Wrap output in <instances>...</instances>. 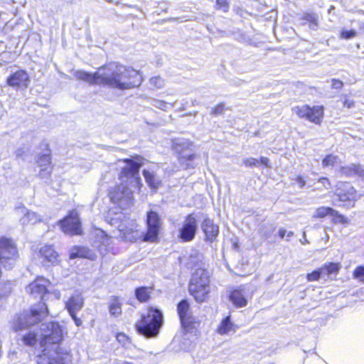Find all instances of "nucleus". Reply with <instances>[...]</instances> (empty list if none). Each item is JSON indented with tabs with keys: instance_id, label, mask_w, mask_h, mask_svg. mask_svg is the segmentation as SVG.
Listing matches in <instances>:
<instances>
[{
	"instance_id": "7",
	"label": "nucleus",
	"mask_w": 364,
	"mask_h": 364,
	"mask_svg": "<svg viewBox=\"0 0 364 364\" xmlns=\"http://www.w3.org/2000/svg\"><path fill=\"white\" fill-rule=\"evenodd\" d=\"M58 225L65 234L80 235L82 233L79 215L75 210H73L66 217L60 220Z\"/></svg>"
},
{
	"instance_id": "15",
	"label": "nucleus",
	"mask_w": 364,
	"mask_h": 364,
	"mask_svg": "<svg viewBox=\"0 0 364 364\" xmlns=\"http://www.w3.org/2000/svg\"><path fill=\"white\" fill-rule=\"evenodd\" d=\"M196 279L190 282L189 292L194 297L198 302H203L208 298V294L210 291V287L198 284Z\"/></svg>"
},
{
	"instance_id": "52",
	"label": "nucleus",
	"mask_w": 364,
	"mask_h": 364,
	"mask_svg": "<svg viewBox=\"0 0 364 364\" xmlns=\"http://www.w3.org/2000/svg\"><path fill=\"white\" fill-rule=\"evenodd\" d=\"M25 153V150L23 148H18L16 149V151H15V154H16V156L17 158H20L21 156H23V155Z\"/></svg>"
},
{
	"instance_id": "5",
	"label": "nucleus",
	"mask_w": 364,
	"mask_h": 364,
	"mask_svg": "<svg viewBox=\"0 0 364 364\" xmlns=\"http://www.w3.org/2000/svg\"><path fill=\"white\" fill-rule=\"evenodd\" d=\"M48 313L46 304L40 301L31 309L30 312L21 314L14 323V329L16 331L30 328L38 323L42 321Z\"/></svg>"
},
{
	"instance_id": "17",
	"label": "nucleus",
	"mask_w": 364,
	"mask_h": 364,
	"mask_svg": "<svg viewBox=\"0 0 364 364\" xmlns=\"http://www.w3.org/2000/svg\"><path fill=\"white\" fill-rule=\"evenodd\" d=\"M84 305V299L79 292L73 294L65 303V307L69 314L80 311Z\"/></svg>"
},
{
	"instance_id": "26",
	"label": "nucleus",
	"mask_w": 364,
	"mask_h": 364,
	"mask_svg": "<svg viewBox=\"0 0 364 364\" xmlns=\"http://www.w3.org/2000/svg\"><path fill=\"white\" fill-rule=\"evenodd\" d=\"M358 164H351L348 166H340V172L347 177H352L357 175Z\"/></svg>"
},
{
	"instance_id": "37",
	"label": "nucleus",
	"mask_w": 364,
	"mask_h": 364,
	"mask_svg": "<svg viewBox=\"0 0 364 364\" xmlns=\"http://www.w3.org/2000/svg\"><path fill=\"white\" fill-rule=\"evenodd\" d=\"M331 216L333 217V220L335 223H341L344 225H347L349 223V220L344 215L340 214L337 210H335V214H332Z\"/></svg>"
},
{
	"instance_id": "6",
	"label": "nucleus",
	"mask_w": 364,
	"mask_h": 364,
	"mask_svg": "<svg viewBox=\"0 0 364 364\" xmlns=\"http://www.w3.org/2000/svg\"><path fill=\"white\" fill-rule=\"evenodd\" d=\"M191 145L186 139H176L173 141V149L178 155L180 164L185 169L193 167L192 161L196 158V154L190 150Z\"/></svg>"
},
{
	"instance_id": "3",
	"label": "nucleus",
	"mask_w": 364,
	"mask_h": 364,
	"mask_svg": "<svg viewBox=\"0 0 364 364\" xmlns=\"http://www.w3.org/2000/svg\"><path fill=\"white\" fill-rule=\"evenodd\" d=\"M39 337L42 354L38 358V364H70L71 355L61 346L63 334L58 323H42Z\"/></svg>"
},
{
	"instance_id": "20",
	"label": "nucleus",
	"mask_w": 364,
	"mask_h": 364,
	"mask_svg": "<svg viewBox=\"0 0 364 364\" xmlns=\"http://www.w3.org/2000/svg\"><path fill=\"white\" fill-rule=\"evenodd\" d=\"M196 279L198 284L210 287V275L208 272L203 268L196 269L191 276L190 282Z\"/></svg>"
},
{
	"instance_id": "49",
	"label": "nucleus",
	"mask_w": 364,
	"mask_h": 364,
	"mask_svg": "<svg viewBox=\"0 0 364 364\" xmlns=\"http://www.w3.org/2000/svg\"><path fill=\"white\" fill-rule=\"evenodd\" d=\"M358 169L359 170L357 171L356 176H359L364 179V166L358 164Z\"/></svg>"
},
{
	"instance_id": "31",
	"label": "nucleus",
	"mask_w": 364,
	"mask_h": 364,
	"mask_svg": "<svg viewBox=\"0 0 364 364\" xmlns=\"http://www.w3.org/2000/svg\"><path fill=\"white\" fill-rule=\"evenodd\" d=\"M302 20L309 21L310 23V28L311 29H316L318 26V16L314 13L304 14Z\"/></svg>"
},
{
	"instance_id": "30",
	"label": "nucleus",
	"mask_w": 364,
	"mask_h": 364,
	"mask_svg": "<svg viewBox=\"0 0 364 364\" xmlns=\"http://www.w3.org/2000/svg\"><path fill=\"white\" fill-rule=\"evenodd\" d=\"M335 214V210L330 207H320L316 209L314 217L317 218H323L327 215Z\"/></svg>"
},
{
	"instance_id": "42",
	"label": "nucleus",
	"mask_w": 364,
	"mask_h": 364,
	"mask_svg": "<svg viewBox=\"0 0 364 364\" xmlns=\"http://www.w3.org/2000/svg\"><path fill=\"white\" fill-rule=\"evenodd\" d=\"M225 110V104L220 103L215 107L212 109L211 114L214 115H219L223 114Z\"/></svg>"
},
{
	"instance_id": "32",
	"label": "nucleus",
	"mask_w": 364,
	"mask_h": 364,
	"mask_svg": "<svg viewBox=\"0 0 364 364\" xmlns=\"http://www.w3.org/2000/svg\"><path fill=\"white\" fill-rule=\"evenodd\" d=\"M37 164L39 167L51 166V157L49 150L38 158Z\"/></svg>"
},
{
	"instance_id": "45",
	"label": "nucleus",
	"mask_w": 364,
	"mask_h": 364,
	"mask_svg": "<svg viewBox=\"0 0 364 364\" xmlns=\"http://www.w3.org/2000/svg\"><path fill=\"white\" fill-rule=\"evenodd\" d=\"M331 82V87L333 89L341 90L343 87V82L340 80L333 78Z\"/></svg>"
},
{
	"instance_id": "36",
	"label": "nucleus",
	"mask_w": 364,
	"mask_h": 364,
	"mask_svg": "<svg viewBox=\"0 0 364 364\" xmlns=\"http://www.w3.org/2000/svg\"><path fill=\"white\" fill-rule=\"evenodd\" d=\"M151 105L154 107H155L158 109H160L161 110H164V111L166 110L168 105H170L171 107H173V105L168 104V102H166L165 101L157 100V99H153L151 100Z\"/></svg>"
},
{
	"instance_id": "39",
	"label": "nucleus",
	"mask_w": 364,
	"mask_h": 364,
	"mask_svg": "<svg viewBox=\"0 0 364 364\" xmlns=\"http://www.w3.org/2000/svg\"><path fill=\"white\" fill-rule=\"evenodd\" d=\"M243 164L247 167H257L259 164V160L255 158L245 159L242 161Z\"/></svg>"
},
{
	"instance_id": "18",
	"label": "nucleus",
	"mask_w": 364,
	"mask_h": 364,
	"mask_svg": "<svg viewBox=\"0 0 364 364\" xmlns=\"http://www.w3.org/2000/svg\"><path fill=\"white\" fill-rule=\"evenodd\" d=\"M41 257L43 259L44 265L55 264L58 262V254L51 245H45L39 250Z\"/></svg>"
},
{
	"instance_id": "41",
	"label": "nucleus",
	"mask_w": 364,
	"mask_h": 364,
	"mask_svg": "<svg viewBox=\"0 0 364 364\" xmlns=\"http://www.w3.org/2000/svg\"><path fill=\"white\" fill-rule=\"evenodd\" d=\"M218 9L223 10L224 12L228 11L229 9L228 0H216Z\"/></svg>"
},
{
	"instance_id": "46",
	"label": "nucleus",
	"mask_w": 364,
	"mask_h": 364,
	"mask_svg": "<svg viewBox=\"0 0 364 364\" xmlns=\"http://www.w3.org/2000/svg\"><path fill=\"white\" fill-rule=\"evenodd\" d=\"M97 235L102 238V243L106 245L109 244L110 237L104 231L100 230Z\"/></svg>"
},
{
	"instance_id": "43",
	"label": "nucleus",
	"mask_w": 364,
	"mask_h": 364,
	"mask_svg": "<svg viewBox=\"0 0 364 364\" xmlns=\"http://www.w3.org/2000/svg\"><path fill=\"white\" fill-rule=\"evenodd\" d=\"M86 250L85 249L78 250L76 252H72L70 254V258L74 259L76 257H90L85 254Z\"/></svg>"
},
{
	"instance_id": "14",
	"label": "nucleus",
	"mask_w": 364,
	"mask_h": 364,
	"mask_svg": "<svg viewBox=\"0 0 364 364\" xmlns=\"http://www.w3.org/2000/svg\"><path fill=\"white\" fill-rule=\"evenodd\" d=\"M335 194L340 201H347L354 199L355 190L348 182H338L336 185Z\"/></svg>"
},
{
	"instance_id": "1",
	"label": "nucleus",
	"mask_w": 364,
	"mask_h": 364,
	"mask_svg": "<svg viewBox=\"0 0 364 364\" xmlns=\"http://www.w3.org/2000/svg\"><path fill=\"white\" fill-rule=\"evenodd\" d=\"M75 77L90 84H102L119 90H129L139 87L143 81L139 71L117 63H110L101 67L93 74L77 70L75 73Z\"/></svg>"
},
{
	"instance_id": "11",
	"label": "nucleus",
	"mask_w": 364,
	"mask_h": 364,
	"mask_svg": "<svg viewBox=\"0 0 364 364\" xmlns=\"http://www.w3.org/2000/svg\"><path fill=\"white\" fill-rule=\"evenodd\" d=\"M177 311L180 318L181 326L187 331L194 328L196 318L192 315L190 305L187 300L181 301L177 305Z\"/></svg>"
},
{
	"instance_id": "28",
	"label": "nucleus",
	"mask_w": 364,
	"mask_h": 364,
	"mask_svg": "<svg viewBox=\"0 0 364 364\" xmlns=\"http://www.w3.org/2000/svg\"><path fill=\"white\" fill-rule=\"evenodd\" d=\"M135 296L140 302L146 301L150 297V291L146 287H140L135 289Z\"/></svg>"
},
{
	"instance_id": "23",
	"label": "nucleus",
	"mask_w": 364,
	"mask_h": 364,
	"mask_svg": "<svg viewBox=\"0 0 364 364\" xmlns=\"http://www.w3.org/2000/svg\"><path fill=\"white\" fill-rule=\"evenodd\" d=\"M235 331L234 324L230 321V317L227 316L223 318L218 328V332L220 335L228 334L230 331Z\"/></svg>"
},
{
	"instance_id": "8",
	"label": "nucleus",
	"mask_w": 364,
	"mask_h": 364,
	"mask_svg": "<svg viewBox=\"0 0 364 364\" xmlns=\"http://www.w3.org/2000/svg\"><path fill=\"white\" fill-rule=\"evenodd\" d=\"M292 112L300 118H306L307 120L315 124H320L323 115V107L314 106L310 107L309 105H303L292 108Z\"/></svg>"
},
{
	"instance_id": "24",
	"label": "nucleus",
	"mask_w": 364,
	"mask_h": 364,
	"mask_svg": "<svg viewBox=\"0 0 364 364\" xmlns=\"http://www.w3.org/2000/svg\"><path fill=\"white\" fill-rule=\"evenodd\" d=\"M341 161L340 158L334 154H328L322 161V166L326 167H335L341 166Z\"/></svg>"
},
{
	"instance_id": "34",
	"label": "nucleus",
	"mask_w": 364,
	"mask_h": 364,
	"mask_svg": "<svg viewBox=\"0 0 364 364\" xmlns=\"http://www.w3.org/2000/svg\"><path fill=\"white\" fill-rule=\"evenodd\" d=\"M150 85L155 89H161L164 87V80L160 76L152 77L149 80Z\"/></svg>"
},
{
	"instance_id": "13",
	"label": "nucleus",
	"mask_w": 364,
	"mask_h": 364,
	"mask_svg": "<svg viewBox=\"0 0 364 364\" xmlns=\"http://www.w3.org/2000/svg\"><path fill=\"white\" fill-rule=\"evenodd\" d=\"M6 82L8 85L16 90H26L29 85L30 79L26 71L20 70L8 77Z\"/></svg>"
},
{
	"instance_id": "56",
	"label": "nucleus",
	"mask_w": 364,
	"mask_h": 364,
	"mask_svg": "<svg viewBox=\"0 0 364 364\" xmlns=\"http://www.w3.org/2000/svg\"><path fill=\"white\" fill-rule=\"evenodd\" d=\"M287 234V240L289 241V239L294 236V232L292 231H289Z\"/></svg>"
},
{
	"instance_id": "38",
	"label": "nucleus",
	"mask_w": 364,
	"mask_h": 364,
	"mask_svg": "<svg viewBox=\"0 0 364 364\" xmlns=\"http://www.w3.org/2000/svg\"><path fill=\"white\" fill-rule=\"evenodd\" d=\"M38 176L41 178H48L52 173V166L40 167Z\"/></svg>"
},
{
	"instance_id": "53",
	"label": "nucleus",
	"mask_w": 364,
	"mask_h": 364,
	"mask_svg": "<svg viewBox=\"0 0 364 364\" xmlns=\"http://www.w3.org/2000/svg\"><path fill=\"white\" fill-rule=\"evenodd\" d=\"M259 164H262V165L265 166H268L269 164V159L267 157H261L259 159Z\"/></svg>"
},
{
	"instance_id": "57",
	"label": "nucleus",
	"mask_w": 364,
	"mask_h": 364,
	"mask_svg": "<svg viewBox=\"0 0 364 364\" xmlns=\"http://www.w3.org/2000/svg\"><path fill=\"white\" fill-rule=\"evenodd\" d=\"M120 337H124V334H122V333L118 334V335H117V339H118L119 341Z\"/></svg>"
},
{
	"instance_id": "29",
	"label": "nucleus",
	"mask_w": 364,
	"mask_h": 364,
	"mask_svg": "<svg viewBox=\"0 0 364 364\" xmlns=\"http://www.w3.org/2000/svg\"><path fill=\"white\" fill-rule=\"evenodd\" d=\"M38 333L29 331V332L22 336V341L25 345L33 346L38 340Z\"/></svg>"
},
{
	"instance_id": "22",
	"label": "nucleus",
	"mask_w": 364,
	"mask_h": 364,
	"mask_svg": "<svg viewBox=\"0 0 364 364\" xmlns=\"http://www.w3.org/2000/svg\"><path fill=\"white\" fill-rule=\"evenodd\" d=\"M230 299L234 305L237 307H243L247 305V299L241 290L235 289L232 291L230 295Z\"/></svg>"
},
{
	"instance_id": "27",
	"label": "nucleus",
	"mask_w": 364,
	"mask_h": 364,
	"mask_svg": "<svg viewBox=\"0 0 364 364\" xmlns=\"http://www.w3.org/2000/svg\"><path fill=\"white\" fill-rule=\"evenodd\" d=\"M275 230V226L273 223H265L260 225L259 228V233L262 237L264 239H267L270 237L272 232Z\"/></svg>"
},
{
	"instance_id": "19",
	"label": "nucleus",
	"mask_w": 364,
	"mask_h": 364,
	"mask_svg": "<svg viewBox=\"0 0 364 364\" xmlns=\"http://www.w3.org/2000/svg\"><path fill=\"white\" fill-rule=\"evenodd\" d=\"M201 228L205 235L206 240L213 242L218 237L219 228L210 218H205L203 220Z\"/></svg>"
},
{
	"instance_id": "48",
	"label": "nucleus",
	"mask_w": 364,
	"mask_h": 364,
	"mask_svg": "<svg viewBox=\"0 0 364 364\" xmlns=\"http://www.w3.org/2000/svg\"><path fill=\"white\" fill-rule=\"evenodd\" d=\"M77 313H74L73 314H70L72 318L73 319L75 325L77 326H80L82 324V320L77 316Z\"/></svg>"
},
{
	"instance_id": "9",
	"label": "nucleus",
	"mask_w": 364,
	"mask_h": 364,
	"mask_svg": "<svg viewBox=\"0 0 364 364\" xmlns=\"http://www.w3.org/2000/svg\"><path fill=\"white\" fill-rule=\"evenodd\" d=\"M146 225L147 232L144 237V240L151 242H156L161 228V218L156 212L150 210L147 213Z\"/></svg>"
},
{
	"instance_id": "10",
	"label": "nucleus",
	"mask_w": 364,
	"mask_h": 364,
	"mask_svg": "<svg viewBox=\"0 0 364 364\" xmlns=\"http://www.w3.org/2000/svg\"><path fill=\"white\" fill-rule=\"evenodd\" d=\"M198 225L196 215L193 213L188 215L179 229V238L183 242L192 241L196 234Z\"/></svg>"
},
{
	"instance_id": "12",
	"label": "nucleus",
	"mask_w": 364,
	"mask_h": 364,
	"mask_svg": "<svg viewBox=\"0 0 364 364\" xmlns=\"http://www.w3.org/2000/svg\"><path fill=\"white\" fill-rule=\"evenodd\" d=\"M48 283V281L47 279L38 278L27 286L26 291L33 298H40L41 301L45 300L46 295L48 294L46 287Z\"/></svg>"
},
{
	"instance_id": "21",
	"label": "nucleus",
	"mask_w": 364,
	"mask_h": 364,
	"mask_svg": "<svg viewBox=\"0 0 364 364\" xmlns=\"http://www.w3.org/2000/svg\"><path fill=\"white\" fill-rule=\"evenodd\" d=\"M143 176L145 181L151 189L156 191L161 184V178L157 176L153 171L149 170H143Z\"/></svg>"
},
{
	"instance_id": "54",
	"label": "nucleus",
	"mask_w": 364,
	"mask_h": 364,
	"mask_svg": "<svg viewBox=\"0 0 364 364\" xmlns=\"http://www.w3.org/2000/svg\"><path fill=\"white\" fill-rule=\"evenodd\" d=\"M286 233H287V230L283 229V228H281L279 230L278 235H279L280 238L283 239L285 237Z\"/></svg>"
},
{
	"instance_id": "47",
	"label": "nucleus",
	"mask_w": 364,
	"mask_h": 364,
	"mask_svg": "<svg viewBox=\"0 0 364 364\" xmlns=\"http://www.w3.org/2000/svg\"><path fill=\"white\" fill-rule=\"evenodd\" d=\"M318 182L321 183L326 188H329L331 186L330 181L326 177H321L318 179Z\"/></svg>"
},
{
	"instance_id": "58",
	"label": "nucleus",
	"mask_w": 364,
	"mask_h": 364,
	"mask_svg": "<svg viewBox=\"0 0 364 364\" xmlns=\"http://www.w3.org/2000/svg\"><path fill=\"white\" fill-rule=\"evenodd\" d=\"M60 296V293H58V299L59 298Z\"/></svg>"
},
{
	"instance_id": "4",
	"label": "nucleus",
	"mask_w": 364,
	"mask_h": 364,
	"mask_svg": "<svg viewBox=\"0 0 364 364\" xmlns=\"http://www.w3.org/2000/svg\"><path fill=\"white\" fill-rule=\"evenodd\" d=\"M163 325V314L161 311L154 307H149L147 312L141 315V319L136 323L135 327L138 333L146 338L156 337Z\"/></svg>"
},
{
	"instance_id": "35",
	"label": "nucleus",
	"mask_w": 364,
	"mask_h": 364,
	"mask_svg": "<svg viewBox=\"0 0 364 364\" xmlns=\"http://www.w3.org/2000/svg\"><path fill=\"white\" fill-rule=\"evenodd\" d=\"M325 271H326V269L321 268L314 270L311 273L307 274V279L309 281H316L321 277H323V272H324Z\"/></svg>"
},
{
	"instance_id": "50",
	"label": "nucleus",
	"mask_w": 364,
	"mask_h": 364,
	"mask_svg": "<svg viewBox=\"0 0 364 364\" xmlns=\"http://www.w3.org/2000/svg\"><path fill=\"white\" fill-rule=\"evenodd\" d=\"M296 182L298 183V184L299 185V187L301 188H304V186L306 185V181L303 178V177H301V176H298L296 178Z\"/></svg>"
},
{
	"instance_id": "33",
	"label": "nucleus",
	"mask_w": 364,
	"mask_h": 364,
	"mask_svg": "<svg viewBox=\"0 0 364 364\" xmlns=\"http://www.w3.org/2000/svg\"><path fill=\"white\" fill-rule=\"evenodd\" d=\"M321 269H326V270L324 272H323V277H325L326 276H329L332 274L338 272V271L340 269V265L338 263L331 262L324 265L323 267H321Z\"/></svg>"
},
{
	"instance_id": "55",
	"label": "nucleus",
	"mask_w": 364,
	"mask_h": 364,
	"mask_svg": "<svg viewBox=\"0 0 364 364\" xmlns=\"http://www.w3.org/2000/svg\"><path fill=\"white\" fill-rule=\"evenodd\" d=\"M107 2H109V3H116L117 4H122L123 6H127V7H132L131 5H129V4H124V3H122L121 1H115L114 0H106Z\"/></svg>"
},
{
	"instance_id": "44",
	"label": "nucleus",
	"mask_w": 364,
	"mask_h": 364,
	"mask_svg": "<svg viewBox=\"0 0 364 364\" xmlns=\"http://www.w3.org/2000/svg\"><path fill=\"white\" fill-rule=\"evenodd\" d=\"M356 31L354 30L343 31L341 33V38L345 39H350L356 36Z\"/></svg>"
},
{
	"instance_id": "2",
	"label": "nucleus",
	"mask_w": 364,
	"mask_h": 364,
	"mask_svg": "<svg viewBox=\"0 0 364 364\" xmlns=\"http://www.w3.org/2000/svg\"><path fill=\"white\" fill-rule=\"evenodd\" d=\"M143 159L136 156L134 159H119L117 167L120 169L121 184L114 186L109 191V198L122 208H126L132 203L133 193L139 191L142 186L139 176V169L143 165Z\"/></svg>"
},
{
	"instance_id": "40",
	"label": "nucleus",
	"mask_w": 364,
	"mask_h": 364,
	"mask_svg": "<svg viewBox=\"0 0 364 364\" xmlns=\"http://www.w3.org/2000/svg\"><path fill=\"white\" fill-rule=\"evenodd\" d=\"M353 276L360 282H364V267L360 266L357 267L354 271Z\"/></svg>"
},
{
	"instance_id": "51",
	"label": "nucleus",
	"mask_w": 364,
	"mask_h": 364,
	"mask_svg": "<svg viewBox=\"0 0 364 364\" xmlns=\"http://www.w3.org/2000/svg\"><path fill=\"white\" fill-rule=\"evenodd\" d=\"M354 101L353 100H348L347 99H346L343 102V105L348 108H351L353 107H354Z\"/></svg>"
},
{
	"instance_id": "25",
	"label": "nucleus",
	"mask_w": 364,
	"mask_h": 364,
	"mask_svg": "<svg viewBox=\"0 0 364 364\" xmlns=\"http://www.w3.org/2000/svg\"><path fill=\"white\" fill-rule=\"evenodd\" d=\"M109 310L110 314L113 316H117L122 314V304L119 302V299L117 297H112L109 306Z\"/></svg>"
},
{
	"instance_id": "16",
	"label": "nucleus",
	"mask_w": 364,
	"mask_h": 364,
	"mask_svg": "<svg viewBox=\"0 0 364 364\" xmlns=\"http://www.w3.org/2000/svg\"><path fill=\"white\" fill-rule=\"evenodd\" d=\"M15 211L19 216H21L19 221L23 225L28 223L35 224L41 220L40 215L35 212L29 211L23 205L16 207Z\"/></svg>"
}]
</instances>
